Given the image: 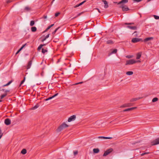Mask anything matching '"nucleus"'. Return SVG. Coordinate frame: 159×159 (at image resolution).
Instances as JSON below:
<instances>
[{"label":"nucleus","instance_id":"obj_1","mask_svg":"<svg viewBox=\"0 0 159 159\" xmlns=\"http://www.w3.org/2000/svg\"><path fill=\"white\" fill-rule=\"evenodd\" d=\"M68 127V125L66 124L65 122H64L58 127V128L57 129V132H59L61 131L65 128Z\"/></svg>","mask_w":159,"mask_h":159},{"label":"nucleus","instance_id":"obj_2","mask_svg":"<svg viewBox=\"0 0 159 159\" xmlns=\"http://www.w3.org/2000/svg\"><path fill=\"white\" fill-rule=\"evenodd\" d=\"M137 62V61L133 59H131L127 60L126 61L125 65H130L134 64Z\"/></svg>","mask_w":159,"mask_h":159},{"label":"nucleus","instance_id":"obj_3","mask_svg":"<svg viewBox=\"0 0 159 159\" xmlns=\"http://www.w3.org/2000/svg\"><path fill=\"white\" fill-rule=\"evenodd\" d=\"M159 144V138L156 139L151 142L152 146H154Z\"/></svg>","mask_w":159,"mask_h":159},{"label":"nucleus","instance_id":"obj_4","mask_svg":"<svg viewBox=\"0 0 159 159\" xmlns=\"http://www.w3.org/2000/svg\"><path fill=\"white\" fill-rule=\"evenodd\" d=\"M113 151V149L112 148H110L107 149L106 151L105 152L103 155V156L104 157L107 156L111 152Z\"/></svg>","mask_w":159,"mask_h":159},{"label":"nucleus","instance_id":"obj_5","mask_svg":"<svg viewBox=\"0 0 159 159\" xmlns=\"http://www.w3.org/2000/svg\"><path fill=\"white\" fill-rule=\"evenodd\" d=\"M140 41L142 42L143 41L142 39L136 38H133L131 40V42L133 43H136Z\"/></svg>","mask_w":159,"mask_h":159},{"label":"nucleus","instance_id":"obj_6","mask_svg":"<svg viewBox=\"0 0 159 159\" xmlns=\"http://www.w3.org/2000/svg\"><path fill=\"white\" fill-rule=\"evenodd\" d=\"M119 7L122 8V11H126L129 10V9L127 6L123 4H121Z\"/></svg>","mask_w":159,"mask_h":159},{"label":"nucleus","instance_id":"obj_7","mask_svg":"<svg viewBox=\"0 0 159 159\" xmlns=\"http://www.w3.org/2000/svg\"><path fill=\"white\" fill-rule=\"evenodd\" d=\"M76 119V116L73 115L70 116L68 119V122H70L71 121L74 120Z\"/></svg>","mask_w":159,"mask_h":159},{"label":"nucleus","instance_id":"obj_8","mask_svg":"<svg viewBox=\"0 0 159 159\" xmlns=\"http://www.w3.org/2000/svg\"><path fill=\"white\" fill-rule=\"evenodd\" d=\"M133 105V103H125L123 105L121 106L120 107H129L130 106H132Z\"/></svg>","mask_w":159,"mask_h":159},{"label":"nucleus","instance_id":"obj_9","mask_svg":"<svg viewBox=\"0 0 159 159\" xmlns=\"http://www.w3.org/2000/svg\"><path fill=\"white\" fill-rule=\"evenodd\" d=\"M4 123L6 125H9L11 123V120L9 118H7L5 120Z\"/></svg>","mask_w":159,"mask_h":159},{"label":"nucleus","instance_id":"obj_10","mask_svg":"<svg viewBox=\"0 0 159 159\" xmlns=\"http://www.w3.org/2000/svg\"><path fill=\"white\" fill-rule=\"evenodd\" d=\"M32 60H30L29 61L26 66V69H28L30 68L32 65Z\"/></svg>","mask_w":159,"mask_h":159},{"label":"nucleus","instance_id":"obj_11","mask_svg":"<svg viewBox=\"0 0 159 159\" xmlns=\"http://www.w3.org/2000/svg\"><path fill=\"white\" fill-rule=\"evenodd\" d=\"M102 1L104 2L105 4L104 8H107L108 7L107 2L106 0H102Z\"/></svg>","mask_w":159,"mask_h":159},{"label":"nucleus","instance_id":"obj_12","mask_svg":"<svg viewBox=\"0 0 159 159\" xmlns=\"http://www.w3.org/2000/svg\"><path fill=\"white\" fill-rule=\"evenodd\" d=\"M137 108V107H133L130 108H129L127 109H125L123 110V111H127L132 110L134 109H135Z\"/></svg>","mask_w":159,"mask_h":159},{"label":"nucleus","instance_id":"obj_13","mask_svg":"<svg viewBox=\"0 0 159 159\" xmlns=\"http://www.w3.org/2000/svg\"><path fill=\"white\" fill-rule=\"evenodd\" d=\"M58 93H56L55 94H54V95H53V96H52L48 98H46V99H45V100L47 101L51 99L52 98H54V97H55L57 95H58Z\"/></svg>","mask_w":159,"mask_h":159},{"label":"nucleus","instance_id":"obj_14","mask_svg":"<svg viewBox=\"0 0 159 159\" xmlns=\"http://www.w3.org/2000/svg\"><path fill=\"white\" fill-rule=\"evenodd\" d=\"M143 98V97H139V98H132L130 100V102H132L135 101L137 100H139L141 98Z\"/></svg>","mask_w":159,"mask_h":159},{"label":"nucleus","instance_id":"obj_15","mask_svg":"<svg viewBox=\"0 0 159 159\" xmlns=\"http://www.w3.org/2000/svg\"><path fill=\"white\" fill-rule=\"evenodd\" d=\"M127 28L133 30H136L137 29V27L136 26H130L128 25L127 26Z\"/></svg>","mask_w":159,"mask_h":159},{"label":"nucleus","instance_id":"obj_16","mask_svg":"<svg viewBox=\"0 0 159 159\" xmlns=\"http://www.w3.org/2000/svg\"><path fill=\"white\" fill-rule=\"evenodd\" d=\"M142 54V52H139L137 53V54L136 59H139L141 57Z\"/></svg>","mask_w":159,"mask_h":159},{"label":"nucleus","instance_id":"obj_17","mask_svg":"<svg viewBox=\"0 0 159 159\" xmlns=\"http://www.w3.org/2000/svg\"><path fill=\"white\" fill-rule=\"evenodd\" d=\"M153 39V37H148V38H146L145 39L143 40V41L144 42H146L148 41H149V40H152V39Z\"/></svg>","mask_w":159,"mask_h":159},{"label":"nucleus","instance_id":"obj_18","mask_svg":"<svg viewBox=\"0 0 159 159\" xmlns=\"http://www.w3.org/2000/svg\"><path fill=\"white\" fill-rule=\"evenodd\" d=\"M128 2V0H122L120 2H119L118 4H121L123 3H126Z\"/></svg>","mask_w":159,"mask_h":159},{"label":"nucleus","instance_id":"obj_19","mask_svg":"<svg viewBox=\"0 0 159 159\" xmlns=\"http://www.w3.org/2000/svg\"><path fill=\"white\" fill-rule=\"evenodd\" d=\"M86 0H84V1L80 3H79V4H77L74 7V8H76V7H77L81 5H82L83 4H84L85 2H86Z\"/></svg>","mask_w":159,"mask_h":159},{"label":"nucleus","instance_id":"obj_20","mask_svg":"<svg viewBox=\"0 0 159 159\" xmlns=\"http://www.w3.org/2000/svg\"><path fill=\"white\" fill-rule=\"evenodd\" d=\"M86 0H84V1L80 3H79V4H77L74 7V8H76V7H77L81 5H82L83 4H84L85 2H86Z\"/></svg>","mask_w":159,"mask_h":159},{"label":"nucleus","instance_id":"obj_21","mask_svg":"<svg viewBox=\"0 0 159 159\" xmlns=\"http://www.w3.org/2000/svg\"><path fill=\"white\" fill-rule=\"evenodd\" d=\"M93 153H97L99 152V149L97 148H94L93 150Z\"/></svg>","mask_w":159,"mask_h":159},{"label":"nucleus","instance_id":"obj_22","mask_svg":"<svg viewBox=\"0 0 159 159\" xmlns=\"http://www.w3.org/2000/svg\"><path fill=\"white\" fill-rule=\"evenodd\" d=\"M114 43L113 41L111 40H108L106 42V43L107 44H113Z\"/></svg>","mask_w":159,"mask_h":159},{"label":"nucleus","instance_id":"obj_23","mask_svg":"<svg viewBox=\"0 0 159 159\" xmlns=\"http://www.w3.org/2000/svg\"><path fill=\"white\" fill-rule=\"evenodd\" d=\"M12 80H11V81H9L7 84L3 85L2 87H4L9 85L12 82Z\"/></svg>","mask_w":159,"mask_h":159},{"label":"nucleus","instance_id":"obj_24","mask_svg":"<svg viewBox=\"0 0 159 159\" xmlns=\"http://www.w3.org/2000/svg\"><path fill=\"white\" fill-rule=\"evenodd\" d=\"M26 152L27 151L25 149H23L21 152V153L23 154H25L26 153Z\"/></svg>","mask_w":159,"mask_h":159},{"label":"nucleus","instance_id":"obj_25","mask_svg":"<svg viewBox=\"0 0 159 159\" xmlns=\"http://www.w3.org/2000/svg\"><path fill=\"white\" fill-rule=\"evenodd\" d=\"M31 30L32 32H35L37 30V28L35 27H32L31 28Z\"/></svg>","mask_w":159,"mask_h":159},{"label":"nucleus","instance_id":"obj_26","mask_svg":"<svg viewBox=\"0 0 159 159\" xmlns=\"http://www.w3.org/2000/svg\"><path fill=\"white\" fill-rule=\"evenodd\" d=\"M39 107V105L38 104H36L33 107H32L31 108L32 110H35L36 109H37V108H38Z\"/></svg>","mask_w":159,"mask_h":159},{"label":"nucleus","instance_id":"obj_27","mask_svg":"<svg viewBox=\"0 0 159 159\" xmlns=\"http://www.w3.org/2000/svg\"><path fill=\"white\" fill-rule=\"evenodd\" d=\"M117 49H114L110 53V55H111V54H114V53H116L117 52Z\"/></svg>","mask_w":159,"mask_h":159},{"label":"nucleus","instance_id":"obj_28","mask_svg":"<svg viewBox=\"0 0 159 159\" xmlns=\"http://www.w3.org/2000/svg\"><path fill=\"white\" fill-rule=\"evenodd\" d=\"M126 74L128 75H130L133 74V72L132 71H129L126 72Z\"/></svg>","mask_w":159,"mask_h":159},{"label":"nucleus","instance_id":"obj_29","mask_svg":"<svg viewBox=\"0 0 159 159\" xmlns=\"http://www.w3.org/2000/svg\"><path fill=\"white\" fill-rule=\"evenodd\" d=\"M7 95V94H6V93H4L3 94H2L0 96V98L1 99H2L3 98H4Z\"/></svg>","mask_w":159,"mask_h":159},{"label":"nucleus","instance_id":"obj_30","mask_svg":"<svg viewBox=\"0 0 159 159\" xmlns=\"http://www.w3.org/2000/svg\"><path fill=\"white\" fill-rule=\"evenodd\" d=\"M158 100V98L157 97H155V98H154L152 99V102H154L157 101Z\"/></svg>","mask_w":159,"mask_h":159},{"label":"nucleus","instance_id":"obj_31","mask_svg":"<svg viewBox=\"0 0 159 159\" xmlns=\"http://www.w3.org/2000/svg\"><path fill=\"white\" fill-rule=\"evenodd\" d=\"M48 52V50L47 49H44L43 48H42V52L43 54L45 53V52Z\"/></svg>","mask_w":159,"mask_h":159},{"label":"nucleus","instance_id":"obj_32","mask_svg":"<svg viewBox=\"0 0 159 159\" xmlns=\"http://www.w3.org/2000/svg\"><path fill=\"white\" fill-rule=\"evenodd\" d=\"M34 20H31L30 22V25L31 26H33L34 25Z\"/></svg>","mask_w":159,"mask_h":159},{"label":"nucleus","instance_id":"obj_33","mask_svg":"<svg viewBox=\"0 0 159 159\" xmlns=\"http://www.w3.org/2000/svg\"><path fill=\"white\" fill-rule=\"evenodd\" d=\"M83 12H82L81 13H80L79 14H78L76 16L73 18L72 19H75V18H77V17H78L79 16H80L82 13H83Z\"/></svg>","mask_w":159,"mask_h":159},{"label":"nucleus","instance_id":"obj_34","mask_svg":"<svg viewBox=\"0 0 159 159\" xmlns=\"http://www.w3.org/2000/svg\"><path fill=\"white\" fill-rule=\"evenodd\" d=\"M60 27H58L52 33V34L54 35L56 33L57 30Z\"/></svg>","mask_w":159,"mask_h":159},{"label":"nucleus","instance_id":"obj_35","mask_svg":"<svg viewBox=\"0 0 159 159\" xmlns=\"http://www.w3.org/2000/svg\"><path fill=\"white\" fill-rule=\"evenodd\" d=\"M133 34L135 37H138V34H137V32L136 31H135Z\"/></svg>","mask_w":159,"mask_h":159},{"label":"nucleus","instance_id":"obj_36","mask_svg":"<svg viewBox=\"0 0 159 159\" xmlns=\"http://www.w3.org/2000/svg\"><path fill=\"white\" fill-rule=\"evenodd\" d=\"M43 47V45H42V44H41L39 46V47H38V50L39 51L40 50H41V49Z\"/></svg>","mask_w":159,"mask_h":159},{"label":"nucleus","instance_id":"obj_37","mask_svg":"<svg viewBox=\"0 0 159 159\" xmlns=\"http://www.w3.org/2000/svg\"><path fill=\"white\" fill-rule=\"evenodd\" d=\"M25 77H24V78L23 80L22 81H21L20 82V86L22 84H23V83L25 82Z\"/></svg>","mask_w":159,"mask_h":159},{"label":"nucleus","instance_id":"obj_38","mask_svg":"<svg viewBox=\"0 0 159 159\" xmlns=\"http://www.w3.org/2000/svg\"><path fill=\"white\" fill-rule=\"evenodd\" d=\"M153 16L155 19L158 20V19H159V16H158L154 15Z\"/></svg>","mask_w":159,"mask_h":159},{"label":"nucleus","instance_id":"obj_39","mask_svg":"<svg viewBox=\"0 0 159 159\" xmlns=\"http://www.w3.org/2000/svg\"><path fill=\"white\" fill-rule=\"evenodd\" d=\"M134 23H124V24L125 25H134Z\"/></svg>","mask_w":159,"mask_h":159},{"label":"nucleus","instance_id":"obj_40","mask_svg":"<svg viewBox=\"0 0 159 159\" xmlns=\"http://www.w3.org/2000/svg\"><path fill=\"white\" fill-rule=\"evenodd\" d=\"M112 138L111 137H103V139H111Z\"/></svg>","mask_w":159,"mask_h":159},{"label":"nucleus","instance_id":"obj_41","mask_svg":"<svg viewBox=\"0 0 159 159\" xmlns=\"http://www.w3.org/2000/svg\"><path fill=\"white\" fill-rule=\"evenodd\" d=\"M25 10L27 11H29L30 10V8L28 7H27L25 8Z\"/></svg>","mask_w":159,"mask_h":159},{"label":"nucleus","instance_id":"obj_42","mask_svg":"<svg viewBox=\"0 0 159 159\" xmlns=\"http://www.w3.org/2000/svg\"><path fill=\"white\" fill-rule=\"evenodd\" d=\"M133 56L132 55H129L127 56L126 57L128 58H132L133 57Z\"/></svg>","mask_w":159,"mask_h":159},{"label":"nucleus","instance_id":"obj_43","mask_svg":"<svg viewBox=\"0 0 159 159\" xmlns=\"http://www.w3.org/2000/svg\"><path fill=\"white\" fill-rule=\"evenodd\" d=\"M78 153V151H74V154L75 156L77 155Z\"/></svg>","mask_w":159,"mask_h":159},{"label":"nucleus","instance_id":"obj_44","mask_svg":"<svg viewBox=\"0 0 159 159\" xmlns=\"http://www.w3.org/2000/svg\"><path fill=\"white\" fill-rule=\"evenodd\" d=\"M60 14V13L59 12L56 13L55 14V17H57L58 16V15Z\"/></svg>","mask_w":159,"mask_h":159},{"label":"nucleus","instance_id":"obj_45","mask_svg":"<svg viewBox=\"0 0 159 159\" xmlns=\"http://www.w3.org/2000/svg\"><path fill=\"white\" fill-rule=\"evenodd\" d=\"M26 45V43H25V44L23 45L20 48V49L22 50V49Z\"/></svg>","mask_w":159,"mask_h":159},{"label":"nucleus","instance_id":"obj_46","mask_svg":"<svg viewBox=\"0 0 159 159\" xmlns=\"http://www.w3.org/2000/svg\"><path fill=\"white\" fill-rule=\"evenodd\" d=\"M12 2V1L11 0H8L6 2L7 4H8Z\"/></svg>","mask_w":159,"mask_h":159},{"label":"nucleus","instance_id":"obj_47","mask_svg":"<svg viewBox=\"0 0 159 159\" xmlns=\"http://www.w3.org/2000/svg\"><path fill=\"white\" fill-rule=\"evenodd\" d=\"M10 92V90H5V93H6V94H7V93H8Z\"/></svg>","mask_w":159,"mask_h":159},{"label":"nucleus","instance_id":"obj_48","mask_svg":"<svg viewBox=\"0 0 159 159\" xmlns=\"http://www.w3.org/2000/svg\"><path fill=\"white\" fill-rule=\"evenodd\" d=\"M21 49H20H20H19V50H18L17 52H16V54H18V53L19 52H20V51H21Z\"/></svg>","mask_w":159,"mask_h":159},{"label":"nucleus","instance_id":"obj_49","mask_svg":"<svg viewBox=\"0 0 159 159\" xmlns=\"http://www.w3.org/2000/svg\"><path fill=\"white\" fill-rule=\"evenodd\" d=\"M50 35V34H48L45 37V38L47 39L49 37V36Z\"/></svg>","mask_w":159,"mask_h":159},{"label":"nucleus","instance_id":"obj_50","mask_svg":"<svg viewBox=\"0 0 159 159\" xmlns=\"http://www.w3.org/2000/svg\"><path fill=\"white\" fill-rule=\"evenodd\" d=\"M134 1L137 2H139L140 1H141L142 0H134Z\"/></svg>","mask_w":159,"mask_h":159},{"label":"nucleus","instance_id":"obj_51","mask_svg":"<svg viewBox=\"0 0 159 159\" xmlns=\"http://www.w3.org/2000/svg\"><path fill=\"white\" fill-rule=\"evenodd\" d=\"M144 155H145V154H149L150 153V152H144Z\"/></svg>","mask_w":159,"mask_h":159},{"label":"nucleus","instance_id":"obj_52","mask_svg":"<svg viewBox=\"0 0 159 159\" xmlns=\"http://www.w3.org/2000/svg\"><path fill=\"white\" fill-rule=\"evenodd\" d=\"M83 83V82H79V83H76L75 84V85H77V84H82Z\"/></svg>","mask_w":159,"mask_h":159},{"label":"nucleus","instance_id":"obj_53","mask_svg":"<svg viewBox=\"0 0 159 159\" xmlns=\"http://www.w3.org/2000/svg\"><path fill=\"white\" fill-rule=\"evenodd\" d=\"M46 39L45 37L44 39H43L42 40V42H43L45 40H46Z\"/></svg>","mask_w":159,"mask_h":159},{"label":"nucleus","instance_id":"obj_54","mask_svg":"<svg viewBox=\"0 0 159 159\" xmlns=\"http://www.w3.org/2000/svg\"><path fill=\"white\" fill-rule=\"evenodd\" d=\"M96 9L98 10V12L99 13H101V11H100L99 10V9H98V8H96Z\"/></svg>","mask_w":159,"mask_h":159},{"label":"nucleus","instance_id":"obj_55","mask_svg":"<svg viewBox=\"0 0 159 159\" xmlns=\"http://www.w3.org/2000/svg\"><path fill=\"white\" fill-rule=\"evenodd\" d=\"M43 18L44 19H46V18H47V16L44 15V16H43Z\"/></svg>","mask_w":159,"mask_h":159},{"label":"nucleus","instance_id":"obj_56","mask_svg":"<svg viewBox=\"0 0 159 159\" xmlns=\"http://www.w3.org/2000/svg\"><path fill=\"white\" fill-rule=\"evenodd\" d=\"M48 28H47L46 29V30L44 31V32H46L48 30Z\"/></svg>","mask_w":159,"mask_h":159},{"label":"nucleus","instance_id":"obj_57","mask_svg":"<svg viewBox=\"0 0 159 159\" xmlns=\"http://www.w3.org/2000/svg\"><path fill=\"white\" fill-rule=\"evenodd\" d=\"M1 91H4L5 92V89H2L1 90Z\"/></svg>","mask_w":159,"mask_h":159},{"label":"nucleus","instance_id":"obj_58","mask_svg":"<svg viewBox=\"0 0 159 159\" xmlns=\"http://www.w3.org/2000/svg\"><path fill=\"white\" fill-rule=\"evenodd\" d=\"M54 25V24H52L51 25H50L51 27V28Z\"/></svg>","mask_w":159,"mask_h":159},{"label":"nucleus","instance_id":"obj_59","mask_svg":"<svg viewBox=\"0 0 159 159\" xmlns=\"http://www.w3.org/2000/svg\"><path fill=\"white\" fill-rule=\"evenodd\" d=\"M103 136H100L98 137L99 138H102L103 139Z\"/></svg>","mask_w":159,"mask_h":159},{"label":"nucleus","instance_id":"obj_60","mask_svg":"<svg viewBox=\"0 0 159 159\" xmlns=\"http://www.w3.org/2000/svg\"><path fill=\"white\" fill-rule=\"evenodd\" d=\"M2 135H3V134H1V135H0V139H1V137H2Z\"/></svg>","mask_w":159,"mask_h":159},{"label":"nucleus","instance_id":"obj_61","mask_svg":"<svg viewBox=\"0 0 159 159\" xmlns=\"http://www.w3.org/2000/svg\"><path fill=\"white\" fill-rule=\"evenodd\" d=\"M144 155V153H142V154H141V156H143V155Z\"/></svg>","mask_w":159,"mask_h":159},{"label":"nucleus","instance_id":"obj_62","mask_svg":"<svg viewBox=\"0 0 159 159\" xmlns=\"http://www.w3.org/2000/svg\"><path fill=\"white\" fill-rule=\"evenodd\" d=\"M51 27L50 26H48V29L49 30L50 28H51Z\"/></svg>","mask_w":159,"mask_h":159},{"label":"nucleus","instance_id":"obj_63","mask_svg":"<svg viewBox=\"0 0 159 159\" xmlns=\"http://www.w3.org/2000/svg\"><path fill=\"white\" fill-rule=\"evenodd\" d=\"M1 134H3L2 133V132H1V130H0V135H1Z\"/></svg>","mask_w":159,"mask_h":159},{"label":"nucleus","instance_id":"obj_64","mask_svg":"<svg viewBox=\"0 0 159 159\" xmlns=\"http://www.w3.org/2000/svg\"><path fill=\"white\" fill-rule=\"evenodd\" d=\"M42 45H43V47L44 46H45L46 44H42Z\"/></svg>","mask_w":159,"mask_h":159}]
</instances>
